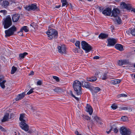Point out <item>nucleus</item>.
<instances>
[{
    "label": "nucleus",
    "mask_w": 135,
    "mask_h": 135,
    "mask_svg": "<svg viewBox=\"0 0 135 135\" xmlns=\"http://www.w3.org/2000/svg\"><path fill=\"white\" fill-rule=\"evenodd\" d=\"M101 79L103 80H105L107 79L106 74H104L103 76H101Z\"/></svg>",
    "instance_id": "nucleus-36"
},
{
    "label": "nucleus",
    "mask_w": 135,
    "mask_h": 135,
    "mask_svg": "<svg viewBox=\"0 0 135 135\" xmlns=\"http://www.w3.org/2000/svg\"><path fill=\"white\" fill-rule=\"evenodd\" d=\"M132 11L135 13V8H133L132 9Z\"/></svg>",
    "instance_id": "nucleus-59"
},
{
    "label": "nucleus",
    "mask_w": 135,
    "mask_h": 135,
    "mask_svg": "<svg viewBox=\"0 0 135 135\" xmlns=\"http://www.w3.org/2000/svg\"><path fill=\"white\" fill-rule=\"evenodd\" d=\"M100 74V73L99 71H96V72L95 73V75L96 76H98L99 74Z\"/></svg>",
    "instance_id": "nucleus-49"
},
{
    "label": "nucleus",
    "mask_w": 135,
    "mask_h": 135,
    "mask_svg": "<svg viewBox=\"0 0 135 135\" xmlns=\"http://www.w3.org/2000/svg\"><path fill=\"white\" fill-rule=\"evenodd\" d=\"M17 28L15 26H13L8 29L6 30L5 33V37H8L13 35L15 32L16 31Z\"/></svg>",
    "instance_id": "nucleus-5"
},
{
    "label": "nucleus",
    "mask_w": 135,
    "mask_h": 135,
    "mask_svg": "<svg viewBox=\"0 0 135 135\" xmlns=\"http://www.w3.org/2000/svg\"><path fill=\"white\" fill-rule=\"evenodd\" d=\"M73 97H74V98H75V99L78 101H79V100L80 99V98H79L78 97H76L75 95H74V97L73 96Z\"/></svg>",
    "instance_id": "nucleus-52"
},
{
    "label": "nucleus",
    "mask_w": 135,
    "mask_h": 135,
    "mask_svg": "<svg viewBox=\"0 0 135 135\" xmlns=\"http://www.w3.org/2000/svg\"><path fill=\"white\" fill-rule=\"evenodd\" d=\"M44 135H48L47 134H45Z\"/></svg>",
    "instance_id": "nucleus-62"
},
{
    "label": "nucleus",
    "mask_w": 135,
    "mask_h": 135,
    "mask_svg": "<svg viewBox=\"0 0 135 135\" xmlns=\"http://www.w3.org/2000/svg\"><path fill=\"white\" fill-rule=\"evenodd\" d=\"M3 25L5 29H7L12 25V22L10 16H8L5 18L3 19Z\"/></svg>",
    "instance_id": "nucleus-3"
},
{
    "label": "nucleus",
    "mask_w": 135,
    "mask_h": 135,
    "mask_svg": "<svg viewBox=\"0 0 135 135\" xmlns=\"http://www.w3.org/2000/svg\"><path fill=\"white\" fill-rule=\"evenodd\" d=\"M87 0L89 1H92V0Z\"/></svg>",
    "instance_id": "nucleus-61"
},
{
    "label": "nucleus",
    "mask_w": 135,
    "mask_h": 135,
    "mask_svg": "<svg viewBox=\"0 0 135 135\" xmlns=\"http://www.w3.org/2000/svg\"><path fill=\"white\" fill-rule=\"evenodd\" d=\"M120 7L122 8H126L128 10L130 9L131 8V7L129 4H126L123 2H121Z\"/></svg>",
    "instance_id": "nucleus-11"
},
{
    "label": "nucleus",
    "mask_w": 135,
    "mask_h": 135,
    "mask_svg": "<svg viewBox=\"0 0 135 135\" xmlns=\"http://www.w3.org/2000/svg\"><path fill=\"white\" fill-rule=\"evenodd\" d=\"M9 114L8 113H6L4 116L3 119L2 120V122L7 121L9 119Z\"/></svg>",
    "instance_id": "nucleus-22"
},
{
    "label": "nucleus",
    "mask_w": 135,
    "mask_h": 135,
    "mask_svg": "<svg viewBox=\"0 0 135 135\" xmlns=\"http://www.w3.org/2000/svg\"><path fill=\"white\" fill-rule=\"evenodd\" d=\"M46 33L48 35L49 39L50 40L54 38H56L57 36V32L54 29L49 30L46 32Z\"/></svg>",
    "instance_id": "nucleus-4"
},
{
    "label": "nucleus",
    "mask_w": 135,
    "mask_h": 135,
    "mask_svg": "<svg viewBox=\"0 0 135 135\" xmlns=\"http://www.w3.org/2000/svg\"><path fill=\"white\" fill-rule=\"evenodd\" d=\"M21 31L23 32V31L26 32H28L29 31V28L26 26H24L22 27L20 29Z\"/></svg>",
    "instance_id": "nucleus-25"
},
{
    "label": "nucleus",
    "mask_w": 135,
    "mask_h": 135,
    "mask_svg": "<svg viewBox=\"0 0 135 135\" xmlns=\"http://www.w3.org/2000/svg\"><path fill=\"white\" fill-rule=\"evenodd\" d=\"M101 90V89L99 87H93L91 90V91L93 94L98 93Z\"/></svg>",
    "instance_id": "nucleus-16"
},
{
    "label": "nucleus",
    "mask_w": 135,
    "mask_h": 135,
    "mask_svg": "<svg viewBox=\"0 0 135 135\" xmlns=\"http://www.w3.org/2000/svg\"><path fill=\"white\" fill-rule=\"evenodd\" d=\"M31 109H32V110L34 109H33V107H32V106H31Z\"/></svg>",
    "instance_id": "nucleus-60"
},
{
    "label": "nucleus",
    "mask_w": 135,
    "mask_h": 135,
    "mask_svg": "<svg viewBox=\"0 0 135 135\" xmlns=\"http://www.w3.org/2000/svg\"><path fill=\"white\" fill-rule=\"evenodd\" d=\"M75 134L76 135H79V134H79L78 132V131H76L75 132Z\"/></svg>",
    "instance_id": "nucleus-57"
},
{
    "label": "nucleus",
    "mask_w": 135,
    "mask_h": 135,
    "mask_svg": "<svg viewBox=\"0 0 135 135\" xmlns=\"http://www.w3.org/2000/svg\"><path fill=\"white\" fill-rule=\"evenodd\" d=\"M84 119L87 120H89L90 119V117L88 116H84L83 117Z\"/></svg>",
    "instance_id": "nucleus-41"
},
{
    "label": "nucleus",
    "mask_w": 135,
    "mask_h": 135,
    "mask_svg": "<svg viewBox=\"0 0 135 135\" xmlns=\"http://www.w3.org/2000/svg\"><path fill=\"white\" fill-rule=\"evenodd\" d=\"M61 1L62 3V7H64L67 5L68 3L66 0H61Z\"/></svg>",
    "instance_id": "nucleus-32"
},
{
    "label": "nucleus",
    "mask_w": 135,
    "mask_h": 135,
    "mask_svg": "<svg viewBox=\"0 0 135 135\" xmlns=\"http://www.w3.org/2000/svg\"><path fill=\"white\" fill-rule=\"evenodd\" d=\"M53 90L56 93H58L61 92V90L59 88V87H56L55 88H54L53 89Z\"/></svg>",
    "instance_id": "nucleus-29"
},
{
    "label": "nucleus",
    "mask_w": 135,
    "mask_h": 135,
    "mask_svg": "<svg viewBox=\"0 0 135 135\" xmlns=\"http://www.w3.org/2000/svg\"><path fill=\"white\" fill-rule=\"evenodd\" d=\"M69 94L72 97L74 96V95L73 94V93L70 90L69 92Z\"/></svg>",
    "instance_id": "nucleus-48"
},
{
    "label": "nucleus",
    "mask_w": 135,
    "mask_h": 135,
    "mask_svg": "<svg viewBox=\"0 0 135 135\" xmlns=\"http://www.w3.org/2000/svg\"><path fill=\"white\" fill-rule=\"evenodd\" d=\"M97 79L95 76H93L90 78H87V80L88 81L93 82L95 81Z\"/></svg>",
    "instance_id": "nucleus-21"
},
{
    "label": "nucleus",
    "mask_w": 135,
    "mask_h": 135,
    "mask_svg": "<svg viewBox=\"0 0 135 135\" xmlns=\"http://www.w3.org/2000/svg\"><path fill=\"white\" fill-rule=\"evenodd\" d=\"M128 60H120L117 62V64L119 66H122L124 65H126L128 64Z\"/></svg>",
    "instance_id": "nucleus-14"
},
{
    "label": "nucleus",
    "mask_w": 135,
    "mask_h": 135,
    "mask_svg": "<svg viewBox=\"0 0 135 135\" xmlns=\"http://www.w3.org/2000/svg\"><path fill=\"white\" fill-rule=\"evenodd\" d=\"M25 9L28 11H30L31 10H38V9L36 4H32L28 6H26L25 7Z\"/></svg>",
    "instance_id": "nucleus-9"
},
{
    "label": "nucleus",
    "mask_w": 135,
    "mask_h": 135,
    "mask_svg": "<svg viewBox=\"0 0 135 135\" xmlns=\"http://www.w3.org/2000/svg\"><path fill=\"white\" fill-rule=\"evenodd\" d=\"M128 109V108L127 107H124L122 108V110H127Z\"/></svg>",
    "instance_id": "nucleus-53"
},
{
    "label": "nucleus",
    "mask_w": 135,
    "mask_h": 135,
    "mask_svg": "<svg viewBox=\"0 0 135 135\" xmlns=\"http://www.w3.org/2000/svg\"><path fill=\"white\" fill-rule=\"evenodd\" d=\"M28 54L27 53L25 52L22 54H21L19 55L20 59L21 60L25 56Z\"/></svg>",
    "instance_id": "nucleus-26"
},
{
    "label": "nucleus",
    "mask_w": 135,
    "mask_h": 135,
    "mask_svg": "<svg viewBox=\"0 0 135 135\" xmlns=\"http://www.w3.org/2000/svg\"><path fill=\"white\" fill-rule=\"evenodd\" d=\"M4 79V76L3 75L0 76V85L1 87L3 89L5 88H8V82Z\"/></svg>",
    "instance_id": "nucleus-8"
},
{
    "label": "nucleus",
    "mask_w": 135,
    "mask_h": 135,
    "mask_svg": "<svg viewBox=\"0 0 135 135\" xmlns=\"http://www.w3.org/2000/svg\"><path fill=\"white\" fill-rule=\"evenodd\" d=\"M24 115L23 114L20 115L19 119L21 121L20 124V126L22 129L26 131H27L28 130L29 127L25 123L26 119Z\"/></svg>",
    "instance_id": "nucleus-1"
},
{
    "label": "nucleus",
    "mask_w": 135,
    "mask_h": 135,
    "mask_svg": "<svg viewBox=\"0 0 135 135\" xmlns=\"http://www.w3.org/2000/svg\"><path fill=\"white\" fill-rule=\"evenodd\" d=\"M107 41L108 43L107 46H113L117 42L116 40L114 38H108Z\"/></svg>",
    "instance_id": "nucleus-10"
},
{
    "label": "nucleus",
    "mask_w": 135,
    "mask_h": 135,
    "mask_svg": "<svg viewBox=\"0 0 135 135\" xmlns=\"http://www.w3.org/2000/svg\"><path fill=\"white\" fill-rule=\"evenodd\" d=\"M58 51L59 52L62 54L66 53V48L64 45L58 46L57 47Z\"/></svg>",
    "instance_id": "nucleus-12"
},
{
    "label": "nucleus",
    "mask_w": 135,
    "mask_h": 135,
    "mask_svg": "<svg viewBox=\"0 0 135 135\" xmlns=\"http://www.w3.org/2000/svg\"><path fill=\"white\" fill-rule=\"evenodd\" d=\"M112 128L110 129L109 131H106V132L108 133V134H109L111 132V130H113V129H112Z\"/></svg>",
    "instance_id": "nucleus-56"
},
{
    "label": "nucleus",
    "mask_w": 135,
    "mask_h": 135,
    "mask_svg": "<svg viewBox=\"0 0 135 135\" xmlns=\"http://www.w3.org/2000/svg\"><path fill=\"white\" fill-rule=\"evenodd\" d=\"M94 120H96L97 119H98V120H96V122L99 124H102V122L101 120L97 116H95L94 117Z\"/></svg>",
    "instance_id": "nucleus-31"
},
{
    "label": "nucleus",
    "mask_w": 135,
    "mask_h": 135,
    "mask_svg": "<svg viewBox=\"0 0 135 135\" xmlns=\"http://www.w3.org/2000/svg\"><path fill=\"white\" fill-rule=\"evenodd\" d=\"M99 57L98 56H95L93 57V59H99Z\"/></svg>",
    "instance_id": "nucleus-51"
},
{
    "label": "nucleus",
    "mask_w": 135,
    "mask_h": 135,
    "mask_svg": "<svg viewBox=\"0 0 135 135\" xmlns=\"http://www.w3.org/2000/svg\"><path fill=\"white\" fill-rule=\"evenodd\" d=\"M121 80L119 79H115L112 81V83L113 84H119L121 81Z\"/></svg>",
    "instance_id": "nucleus-27"
},
{
    "label": "nucleus",
    "mask_w": 135,
    "mask_h": 135,
    "mask_svg": "<svg viewBox=\"0 0 135 135\" xmlns=\"http://www.w3.org/2000/svg\"><path fill=\"white\" fill-rule=\"evenodd\" d=\"M127 96V95L126 94H119L118 95L117 97L118 98H119L121 97H126Z\"/></svg>",
    "instance_id": "nucleus-33"
},
{
    "label": "nucleus",
    "mask_w": 135,
    "mask_h": 135,
    "mask_svg": "<svg viewBox=\"0 0 135 135\" xmlns=\"http://www.w3.org/2000/svg\"><path fill=\"white\" fill-rule=\"evenodd\" d=\"M80 42L78 41H77L75 43V46L77 47L78 49L80 48Z\"/></svg>",
    "instance_id": "nucleus-34"
},
{
    "label": "nucleus",
    "mask_w": 135,
    "mask_h": 135,
    "mask_svg": "<svg viewBox=\"0 0 135 135\" xmlns=\"http://www.w3.org/2000/svg\"><path fill=\"white\" fill-rule=\"evenodd\" d=\"M23 32H21V30H20V32H18L19 35L20 36H22L23 35Z\"/></svg>",
    "instance_id": "nucleus-54"
},
{
    "label": "nucleus",
    "mask_w": 135,
    "mask_h": 135,
    "mask_svg": "<svg viewBox=\"0 0 135 135\" xmlns=\"http://www.w3.org/2000/svg\"><path fill=\"white\" fill-rule=\"evenodd\" d=\"M73 87L77 95H79L81 94V84L80 81L75 80L73 83Z\"/></svg>",
    "instance_id": "nucleus-2"
},
{
    "label": "nucleus",
    "mask_w": 135,
    "mask_h": 135,
    "mask_svg": "<svg viewBox=\"0 0 135 135\" xmlns=\"http://www.w3.org/2000/svg\"><path fill=\"white\" fill-rule=\"evenodd\" d=\"M17 70V68L13 66L12 69V70L11 71V74H13Z\"/></svg>",
    "instance_id": "nucleus-30"
},
{
    "label": "nucleus",
    "mask_w": 135,
    "mask_h": 135,
    "mask_svg": "<svg viewBox=\"0 0 135 135\" xmlns=\"http://www.w3.org/2000/svg\"><path fill=\"white\" fill-rule=\"evenodd\" d=\"M119 13V11L117 8L114 9L112 12V15L115 17H117Z\"/></svg>",
    "instance_id": "nucleus-15"
},
{
    "label": "nucleus",
    "mask_w": 135,
    "mask_h": 135,
    "mask_svg": "<svg viewBox=\"0 0 135 135\" xmlns=\"http://www.w3.org/2000/svg\"><path fill=\"white\" fill-rule=\"evenodd\" d=\"M111 108L113 109H115L118 107V106L116 104H113L111 106Z\"/></svg>",
    "instance_id": "nucleus-37"
},
{
    "label": "nucleus",
    "mask_w": 135,
    "mask_h": 135,
    "mask_svg": "<svg viewBox=\"0 0 135 135\" xmlns=\"http://www.w3.org/2000/svg\"><path fill=\"white\" fill-rule=\"evenodd\" d=\"M0 12L3 13L4 14H6L7 13V11L5 10H1Z\"/></svg>",
    "instance_id": "nucleus-43"
},
{
    "label": "nucleus",
    "mask_w": 135,
    "mask_h": 135,
    "mask_svg": "<svg viewBox=\"0 0 135 135\" xmlns=\"http://www.w3.org/2000/svg\"><path fill=\"white\" fill-rule=\"evenodd\" d=\"M112 13V9L109 8H107L104 10L103 12L102 13L105 15L109 16Z\"/></svg>",
    "instance_id": "nucleus-13"
},
{
    "label": "nucleus",
    "mask_w": 135,
    "mask_h": 135,
    "mask_svg": "<svg viewBox=\"0 0 135 135\" xmlns=\"http://www.w3.org/2000/svg\"><path fill=\"white\" fill-rule=\"evenodd\" d=\"M60 7V5H58V6H55V7L56 8H59Z\"/></svg>",
    "instance_id": "nucleus-58"
},
{
    "label": "nucleus",
    "mask_w": 135,
    "mask_h": 135,
    "mask_svg": "<svg viewBox=\"0 0 135 135\" xmlns=\"http://www.w3.org/2000/svg\"><path fill=\"white\" fill-rule=\"evenodd\" d=\"M33 89H31L27 93V94L28 95H29L33 92Z\"/></svg>",
    "instance_id": "nucleus-40"
},
{
    "label": "nucleus",
    "mask_w": 135,
    "mask_h": 135,
    "mask_svg": "<svg viewBox=\"0 0 135 135\" xmlns=\"http://www.w3.org/2000/svg\"><path fill=\"white\" fill-rule=\"evenodd\" d=\"M131 34L133 36H135V29H131Z\"/></svg>",
    "instance_id": "nucleus-38"
},
{
    "label": "nucleus",
    "mask_w": 135,
    "mask_h": 135,
    "mask_svg": "<svg viewBox=\"0 0 135 135\" xmlns=\"http://www.w3.org/2000/svg\"><path fill=\"white\" fill-rule=\"evenodd\" d=\"M42 83V82L41 81L39 80L37 82V84L38 85H41Z\"/></svg>",
    "instance_id": "nucleus-46"
},
{
    "label": "nucleus",
    "mask_w": 135,
    "mask_h": 135,
    "mask_svg": "<svg viewBox=\"0 0 135 135\" xmlns=\"http://www.w3.org/2000/svg\"><path fill=\"white\" fill-rule=\"evenodd\" d=\"M34 74V73L33 71H31V72L29 74V75H33Z\"/></svg>",
    "instance_id": "nucleus-55"
},
{
    "label": "nucleus",
    "mask_w": 135,
    "mask_h": 135,
    "mask_svg": "<svg viewBox=\"0 0 135 135\" xmlns=\"http://www.w3.org/2000/svg\"><path fill=\"white\" fill-rule=\"evenodd\" d=\"M108 37V35L104 33H101L98 36L99 39H103L106 38Z\"/></svg>",
    "instance_id": "nucleus-20"
},
{
    "label": "nucleus",
    "mask_w": 135,
    "mask_h": 135,
    "mask_svg": "<svg viewBox=\"0 0 135 135\" xmlns=\"http://www.w3.org/2000/svg\"><path fill=\"white\" fill-rule=\"evenodd\" d=\"M134 78L135 79V75L134 76Z\"/></svg>",
    "instance_id": "nucleus-64"
},
{
    "label": "nucleus",
    "mask_w": 135,
    "mask_h": 135,
    "mask_svg": "<svg viewBox=\"0 0 135 135\" xmlns=\"http://www.w3.org/2000/svg\"><path fill=\"white\" fill-rule=\"evenodd\" d=\"M122 120L123 121H127L128 120V118L125 116H123L121 118Z\"/></svg>",
    "instance_id": "nucleus-35"
},
{
    "label": "nucleus",
    "mask_w": 135,
    "mask_h": 135,
    "mask_svg": "<svg viewBox=\"0 0 135 135\" xmlns=\"http://www.w3.org/2000/svg\"><path fill=\"white\" fill-rule=\"evenodd\" d=\"M9 2L7 1H3L2 4V6L5 8H6L9 5Z\"/></svg>",
    "instance_id": "nucleus-24"
},
{
    "label": "nucleus",
    "mask_w": 135,
    "mask_h": 135,
    "mask_svg": "<svg viewBox=\"0 0 135 135\" xmlns=\"http://www.w3.org/2000/svg\"><path fill=\"white\" fill-rule=\"evenodd\" d=\"M20 17V15L18 14L13 15L12 16V19L13 22H17Z\"/></svg>",
    "instance_id": "nucleus-19"
},
{
    "label": "nucleus",
    "mask_w": 135,
    "mask_h": 135,
    "mask_svg": "<svg viewBox=\"0 0 135 135\" xmlns=\"http://www.w3.org/2000/svg\"><path fill=\"white\" fill-rule=\"evenodd\" d=\"M112 129H113V130H113V131H114V132L115 133H117V132L118 131V129L117 128H115L114 129H113L112 128Z\"/></svg>",
    "instance_id": "nucleus-45"
},
{
    "label": "nucleus",
    "mask_w": 135,
    "mask_h": 135,
    "mask_svg": "<svg viewBox=\"0 0 135 135\" xmlns=\"http://www.w3.org/2000/svg\"><path fill=\"white\" fill-rule=\"evenodd\" d=\"M115 48L119 50L122 51L123 50L122 46L119 44H117L115 46Z\"/></svg>",
    "instance_id": "nucleus-23"
},
{
    "label": "nucleus",
    "mask_w": 135,
    "mask_h": 135,
    "mask_svg": "<svg viewBox=\"0 0 135 135\" xmlns=\"http://www.w3.org/2000/svg\"><path fill=\"white\" fill-rule=\"evenodd\" d=\"M116 21L117 23L119 24H120L121 22V20L120 18L118 17H117L116 18Z\"/></svg>",
    "instance_id": "nucleus-39"
},
{
    "label": "nucleus",
    "mask_w": 135,
    "mask_h": 135,
    "mask_svg": "<svg viewBox=\"0 0 135 135\" xmlns=\"http://www.w3.org/2000/svg\"><path fill=\"white\" fill-rule=\"evenodd\" d=\"M86 110L87 112L89 113V114L91 115L92 114L93 112V109L90 105L87 104L86 107Z\"/></svg>",
    "instance_id": "nucleus-18"
},
{
    "label": "nucleus",
    "mask_w": 135,
    "mask_h": 135,
    "mask_svg": "<svg viewBox=\"0 0 135 135\" xmlns=\"http://www.w3.org/2000/svg\"><path fill=\"white\" fill-rule=\"evenodd\" d=\"M25 95V92H23L22 93L19 94L15 98V100L16 101L19 100L23 99Z\"/></svg>",
    "instance_id": "nucleus-17"
},
{
    "label": "nucleus",
    "mask_w": 135,
    "mask_h": 135,
    "mask_svg": "<svg viewBox=\"0 0 135 135\" xmlns=\"http://www.w3.org/2000/svg\"><path fill=\"white\" fill-rule=\"evenodd\" d=\"M131 29H130L129 30H128L126 32L128 35H129L131 33Z\"/></svg>",
    "instance_id": "nucleus-50"
},
{
    "label": "nucleus",
    "mask_w": 135,
    "mask_h": 135,
    "mask_svg": "<svg viewBox=\"0 0 135 135\" xmlns=\"http://www.w3.org/2000/svg\"><path fill=\"white\" fill-rule=\"evenodd\" d=\"M120 132L122 135H129L131 133L129 129L124 127L120 128Z\"/></svg>",
    "instance_id": "nucleus-7"
},
{
    "label": "nucleus",
    "mask_w": 135,
    "mask_h": 135,
    "mask_svg": "<svg viewBox=\"0 0 135 135\" xmlns=\"http://www.w3.org/2000/svg\"><path fill=\"white\" fill-rule=\"evenodd\" d=\"M0 130L1 131H5L3 127L0 125Z\"/></svg>",
    "instance_id": "nucleus-47"
},
{
    "label": "nucleus",
    "mask_w": 135,
    "mask_h": 135,
    "mask_svg": "<svg viewBox=\"0 0 135 135\" xmlns=\"http://www.w3.org/2000/svg\"><path fill=\"white\" fill-rule=\"evenodd\" d=\"M83 85L86 88H88L90 87V83L89 82H84L83 84Z\"/></svg>",
    "instance_id": "nucleus-28"
},
{
    "label": "nucleus",
    "mask_w": 135,
    "mask_h": 135,
    "mask_svg": "<svg viewBox=\"0 0 135 135\" xmlns=\"http://www.w3.org/2000/svg\"><path fill=\"white\" fill-rule=\"evenodd\" d=\"M98 9L100 12H101L103 10V8L102 7H98Z\"/></svg>",
    "instance_id": "nucleus-44"
},
{
    "label": "nucleus",
    "mask_w": 135,
    "mask_h": 135,
    "mask_svg": "<svg viewBox=\"0 0 135 135\" xmlns=\"http://www.w3.org/2000/svg\"><path fill=\"white\" fill-rule=\"evenodd\" d=\"M53 78L54 79H55L56 81H59V79L56 76H54Z\"/></svg>",
    "instance_id": "nucleus-42"
},
{
    "label": "nucleus",
    "mask_w": 135,
    "mask_h": 135,
    "mask_svg": "<svg viewBox=\"0 0 135 135\" xmlns=\"http://www.w3.org/2000/svg\"><path fill=\"white\" fill-rule=\"evenodd\" d=\"M82 49L85 51L86 53L89 52L92 49L91 46L87 43L84 41H83L81 43Z\"/></svg>",
    "instance_id": "nucleus-6"
},
{
    "label": "nucleus",
    "mask_w": 135,
    "mask_h": 135,
    "mask_svg": "<svg viewBox=\"0 0 135 135\" xmlns=\"http://www.w3.org/2000/svg\"><path fill=\"white\" fill-rule=\"evenodd\" d=\"M96 120H96H98V119H97V120Z\"/></svg>",
    "instance_id": "nucleus-63"
}]
</instances>
